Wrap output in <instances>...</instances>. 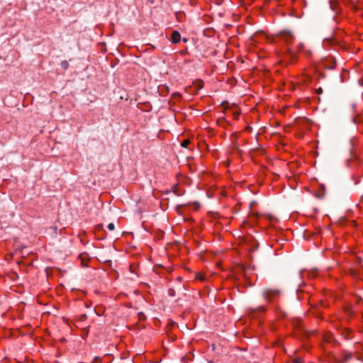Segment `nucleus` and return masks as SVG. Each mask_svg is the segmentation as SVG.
I'll return each instance as SVG.
<instances>
[{
  "label": "nucleus",
  "mask_w": 363,
  "mask_h": 363,
  "mask_svg": "<svg viewBox=\"0 0 363 363\" xmlns=\"http://www.w3.org/2000/svg\"><path fill=\"white\" fill-rule=\"evenodd\" d=\"M279 294V292L277 290L265 289L263 292V296L266 300L270 301L272 298L277 297Z\"/></svg>",
  "instance_id": "1"
},
{
  "label": "nucleus",
  "mask_w": 363,
  "mask_h": 363,
  "mask_svg": "<svg viewBox=\"0 0 363 363\" xmlns=\"http://www.w3.org/2000/svg\"><path fill=\"white\" fill-rule=\"evenodd\" d=\"M228 111H230L232 112V114H233L234 118L238 119V116L240 113V109L238 107H236L235 106H230L229 104H228Z\"/></svg>",
  "instance_id": "2"
},
{
  "label": "nucleus",
  "mask_w": 363,
  "mask_h": 363,
  "mask_svg": "<svg viewBox=\"0 0 363 363\" xmlns=\"http://www.w3.org/2000/svg\"><path fill=\"white\" fill-rule=\"evenodd\" d=\"M181 40V35L180 33L177 31V30H174L172 33V35H171V40L173 43H177L180 41Z\"/></svg>",
  "instance_id": "3"
},
{
  "label": "nucleus",
  "mask_w": 363,
  "mask_h": 363,
  "mask_svg": "<svg viewBox=\"0 0 363 363\" xmlns=\"http://www.w3.org/2000/svg\"><path fill=\"white\" fill-rule=\"evenodd\" d=\"M194 85L196 86L197 90H199L203 87V82L201 80L196 81L194 82Z\"/></svg>",
  "instance_id": "4"
},
{
  "label": "nucleus",
  "mask_w": 363,
  "mask_h": 363,
  "mask_svg": "<svg viewBox=\"0 0 363 363\" xmlns=\"http://www.w3.org/2000/svg\"><path fill=\"white\" fill-rule=\"evenodd\" d=\"M60 65L63 69H67L69 67V62L67 60H64L61 62Z\"/></svg>",
  "instance_id": "5"
},
{
  "label": "nucleus",
  "mask_w": 363,
  "mask_h": 363,
  "mask_svg": "<svg viewBox=\"0 0 363 363\" xmlns=\"http://www.w3.org/2000/svg\"><path fill=\"white\" fill-rule=\"evenodd\" d=\"M352 354L351 353L345 354L343 359H342V362H347L349 359H350L352 358Z\"/></svg>",
  "instance_id": "6"
},
{
  "label": "nucleus",
  "mask_w": 363,
  "mask_h": 363,
  "mask_svg": "<svg viewBox=\"0 0 363 363\" xmlns=\"http://www.w3.org/2000/svg\"><path fill=\"white\" fill-rule=\"evenodd\" d=\"M189 140H184L181 143V145L183 147H187L188 145L189 144Z\"/></svg>",
  "instance_id": "7"
},
{
  "label": "nucleus",
  "mask_w": 363,
  "mask_h": 363,
  "mask_svg": "<svg viewBox=\"0 0 363 363\" xmlns=\"http://www.w3.org/2000/svg\"><path fill=\"white\" fill-rule=\"evenodd\" d=\"M168 294L170 296H175V291L173 289H169L168 290Z\"/></svg>",
  "instance_id": "8"
},
{
  "label": "nucleus",
  "mask_w": 363,
  "mask_h": 363,
  "mask_svg": "<svg viewBox=\"0 0 363 363\" xmlns=\"http://www.w3.org/2000/svg\"><path fill=\"white\" fill-rule=\"evenodd\" d=\"M107 228H108V229L109 230L112 231V230H114V228H115V225H114V224H113V223H109V224L108 225Z\"/></svg>",
  "instance_id": "9"
},
{
  "label": "nucleus",
  "mask_w": 363,
  "mask_h": 363,
  "mask_svg": "<svg viewBox=\"0 0 363 363\" xmlns=\"http://www.w3.org/2000/svg\"><path fill=\"white\" fill-rule=\"evenodd\" d=\"M238 138V135L237 133H234L231 135V140L233 143H234V141Z\"/></svg>",
  "instance_id": "10"
},
{
  "label": "nucleus",
  "mask_w": 363,
  "mask_h": 363,
  "mask_svg": "<svg viewBox=\"0 0 363 363\" xmlns=\"http://www.w3.org/2000/svg\"><path fill=\"white\" fill-rule=\"evenodd\" d=\"M294 363H303V361L300 358H296L294 360Z\"/></svg>",
  "instance_id": "11"
},
{
  "label": "nucleus",
  "mask_w": 363,
  "mask_h": 363,
  "mask_svg": "<svg viewBox=\"0 0 363 363\" xmlns=\"http://www.w3.org/2000/svg\"><path fill=\"white\" fill-rule=\"evenodd\" d=\"M218 123H219V125H223V123H225V120H224V118H223V119L220 118V119L218 120Z\"/></svg>",
  "instance_id": "12"
},
{
  "label": "nucleus",
  "mask_w": 363,
  "mask_h": 363,
  "mask_svg": "<svg viewBox=\"0 0 363 363\" xmlns=\"http://www.w3.org/2000/svg\"><path fill=\"white\" fill-rule=\"evenodd\" d=\"M195 209L197 210L200 207V204L199 202H195Z\"/></svg>",
  "instance_id": "13"
},
{
  "label": "nucleus",
  "mask_w": 363,
  "mask_h": 363,
  "mask_svg": "<svg viewBox=\"0 0 363 363\" xmlns=\"http://www.w3.org/2000/svg\"><path fill=\"white\" fill-rule=\"evenodd\" d=\"M86 318V315H83L81 318V320H84Z\"/></svg>",
  "instance_id": "14"
},
{
  "label": "nucleus",
  "mask_w": 363,
  "mask_h": 363,
  "mask_svg": "<svg viewBox=\"0 0 363 363\" xmlns=\"http://www.w3.org/2000/svg\"><path fill=\"white\" fill-rule=\"evenodd\" d=\"M228 85L233 84V82L230 79H228Z\"/></svg>",
  "instance_id": "15"
},
{
  "label": "nucleus",
  "mask_w": 363,
  "mask_h": 363,
  "mask_svg": "<svg viewBox=\"0 0 363 363\" xmlns=\"http://www.w3.org/2000/svg\"><path fill=\"white\" fill-rule=\"evenodd\" d=\"M230 276H231V274H230V270L228 269V280L230 279Z\"/></svg>",
  "instance_id": "16"
},
{
  "label": "nucleus",
  "mask_w": 363,
  "mask_h": 363,
  "mask_svg": "<svg viewBox=\"0 0 363 363\" xmlns=\"http://www.w3.org/2000/svg\"><path fill=\"white\" fill-rule=\"evenodd\" d=\"M198 278H199V279H201V280H203V277H201V276L198 277Z\"/></svg>",
  "instance_id": "17"
},
{
  "label": "nucleus",
  "mask_w": 363,
  "mask_h": 363,
  "mask_svg": "<svg viewBox=\"0 0 363 363\" xmlns=\"http://www.w3.org/2000/svg\"><path fill=\"white\" fill-rule=\"evenodd\" d=\"M354 107H355V105H354V104H352V109H354Z\"/></svg>",
  "instance_id": "18"
},
{
  "label": "nucleus",
  "mask_w": 363,
  "mask_h": 363,
  "mask_svg": "<svg viewBox=\"0 0 363 363\" xmlns=\"http://www.w3.org/2000/svg\"><path fill=\"white\" fill-rule=\"evenodd\" d=\"M230 185L228 184V191H230ZM230 196V195L228 194V196Z\"/></svg>",
  "instance_id": "19"
},
{
  "label": "nucleus",
  "mask_w": 363,
  "mask_h": 363,
  "mask_svg": "<svg viewBox=\"0 0 363 363\" xmlns=\"http://www.w3.org/2000/svg\"><path fill=\"white\" fill-rule=\"evenodd\" d=\"M318 92H322V89L320 88L318 89Z\"/></svg>",
  "instance_id": "20"
}]
</instances>
